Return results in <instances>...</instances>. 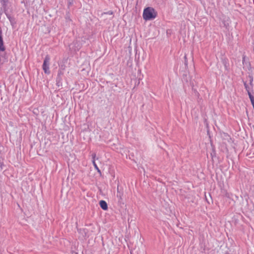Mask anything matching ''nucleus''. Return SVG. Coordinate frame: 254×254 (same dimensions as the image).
I'll list each match as a JSON object with an SVG mask.
<instances>
[{
  "label": "nucleus",
  "instance_id": "nucleus-5",
  "mask_svg": "<svg viewBox=\"0 0 254 254\" xmlns=\"http://www.w3.org/2000/svg\"><path fill=\"white\" fill-rule=\"evenodd\" d=\"M93 165L95 168V169L99 172L100 174L101 173L100 170L99 169L98 167L97 166L95 160L94 159L92 161Z\"/></svg>",
  "mask_w": 254,
  "mask_h": 254
},
{
  "label": "nucleus",
  "instance_id": "nucleus-2",
  "mask_svg": "<svg viewBox=\"0 0 254 254\" xmlns=\"http://www.w3.org/2000/svg\"><path fill=\"white\" fill-rule=\"evenodd\" d=\"M50 61V58L49 56H46L44 60L42 68L44 72L46 74H50V71L49 70V63Z\"/></svg>",
  "mask_w": 254,
  "mask_h": 254
},
{
  "label": "nucleus",
  "instance_id": "nucleus-1",
  "mask_svg": "<svg viewBox=\"0 0 254 254\" xmlns=\"http://www.w3.org/2000/svg\"><path fill=\"white\" fill-rule=\"evenodd\" d=\"M157 15V12L151 7H147L144 9L142 16L145 21L155 19Z\"/></svg>",
  "mask_w": 254,
  "mask_h": 254
},
{
  "label": "nucleus",
  "instance_id": "nucleus-3",
  "mask_svg": "<svg viewBox=\"0 0 254 254\" xmlns=\"http://www.w3.org/2000/svg\"><path fill=\"white\" fill-rule=\"evenodd\" d=\"M242 63H243L244 68L246 67V68H248V69H251V64H250V63L249 62H248V61H246V57H244L243 58Z\"/></svg>",
  "mask_w": 254,
  "mask_h": 254
},
{
  "label": "nucleus",
  "instance_id": "nucleus-6",
  "mask_svg": "<svg viewBox=\"0 0 254 254\" xmlns=\"http://www.w3.org/2000/svg\"><path fill=\"white\" fill-rule=\"evenodd\" d=\"M95 156H96V155L94 154V156H93V158H94L95 157Z\"/></svg>",
  "mask_w": 254,
  "mask_h": 254
},
{
  "label": "nucleus",
  "instance_id": "nucleus-4",
  "mask_svg": "<svg viewBox=\"0 0 254 254\" xmlns=\"http://www.w3.org/2000/svg\"><path fill=\"white\" fill-rule=\"evenodd\" d=\"M100 207L104 210H106L108 209V205L105 200H100L99 202Z\"/></svg>",
  "mask_w": 254,
  "mask_h": 254
}]
</instances>
